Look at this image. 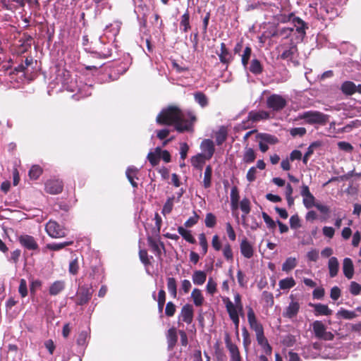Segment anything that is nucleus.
<instances>
[{
	"label": "nucleus",
	"mask_w": 361,
	"mask_h": 361,
	"mask_svg": "<svg viewBox=\"0 0 361 361\" xmlns=\"http://www.w3.org/2000/svg\"><path fill=\"white\" fill-rule=\"evenodd\" d=\"M321 145L319 142H314L308 147L307 152L302 157V162L305 164H307V161L310 157V156L314 153V149L317 147H319Z\"/></svg>",
	"instance_id": "37"
},
{
	"label": "nucleus",
	"mask_w": 361,
	"mask_h": 361,
	"mask_svg": "<svg viewBox=\"0 0 361 361\" xmlns=\"http://www.w3.org/2000/svg\"><path fill=\"white\" fill-rule=\"evenodd\" d=\"M18 241L20 244L27 250H36L39 248L36 240L34 238V237L30 235L24 234L20 235L18 237Z\"/></svg>",
	"instance_id": "14"
},
{
	"label": "nucleus",
	"mask_w": 361,
	"mask_h": 361,
	"mask_svg": "<svg viewBox=\"0 0 361 361\" xmlns=\"http://www.w3.org/2000/svg\"><path fill=\"white\" fill-rule=\"evenodd\" d=\"M282 23L290 22L293 24L292 27H283L282 33L286 35H290L294 30L298 34V37L302 40L306 35V29H307V24L299 17L295 16L293 13H290L288 16H282L281 20Z\"/></svg>",
	"instance_id": "4"
},
{
	"label": "nucleus",
	"mask_w": 361,
	"mask_h": 361,
	"mask_svg": "<svg viewBox=\"0 0 361 361\" xmlns=\"http://www.w3.org/2000/svg\"><path fill=\"white\" fill-rule=\"evenodd\" d=\"M312 329L315 336L318 338L326 341L332 340L334 335L326 331L325 325L321 321H314L312 324Z\"/></svg>",
	"instance_id": "12"
},
{
	"label": "nucleus",
	"mask_w": 361,
	"mask_h": 361,
	"mask_svg": "<svg viewBox=\"0 0 361 361\" xmlns=\"http://www.w3.org/2000/svg\"><path fill=\"white\" fill-rule=\"evenodd\" d=\"M262 216L269 228L273 229L276 227V223L266 212H262Z\"/></svg>",
	"instance_id": "60"
},
{
	"label": "nucleus",
	"mask_w": 361,
	"mask_h": 361,
	"mask_svg": "<svg viewBox=\"0 0 361 361\" xmlns=\"http://www.w3.org/2000/svg\"><path fill=\"white\" fill-rule=\"evenodd\" d=\"M290 302L288 305L284 308L282 315L284 318L289 319H295L300 310V303L296 296L290 294L289 296Z\"/></svg>",
	"instance_id": "7"
},
{
	"label": "nucleus",
	"mask_w": 361,
	"mask_h": 361,
	"mask_svg": "<svg viewBox=\"0 0 361 361\" xmlns=\"http://www.w3.org/2000/svg\"><path fill=\"white\" fill-rule=\"evenodd\" d=\"M93 293L92 287L84 285L80 286L76 293V304L78 305H83L89 302Z\"/></svg>",
	"instance_id": "11"
},
{
	"label": "nucleus",
	"mask_w": 361,
	"mask_h": 361,
	"mask_svg": "<svg viewBox=\"0 0 361 361\" xmlns=\"http://www.w3.org/2000/svg\"><path fill=\"white\" fill-rule=\"evenodd\" d=\"M195 116L191 111H184L176 106H169L157 116V122L161 125H173L176 130H190Z\"/></svg>",
	"instance_id": "1"
},
{
	"label": "nucleus",
	"mask_w": 361,
	"mask_h": 361,
	"mask_svg": "<svg viewBox=\"0 0 361 361\" xmlns=\"http://www.w3.org/2000/svg\"><path fill=\"white\" fill-rule=\"evenodd\" d=\"M343 93L347 95H351L357 92V86L351 81H345L341 85V87Z\"/></svg>",
	"instance_id": "29"
},
{
	"label": "nucleus",
	"mask_w": 361,
	"mask_h": 361,
	"mask_svg": "<svg viewBox=\"0 0 361 361\" xmlns=\"http://www.w3.org/2000/svg\"><path fill=\"white\" fill-rule=\"evenodd\" d=\"M257 173V167L252 166L247 171L246 175L247 180L252 183L255 180L256 175Z\"/></svg>",
	"instance_id": "62"
},
{
	"label": "nucleus",
	"mask_w": 361,
	"mask_h": 361,
	"mask_svg": "<svg viewBox=\"0 0 361 361\" xmlns=\"http://www.w3.org/2000/svg\"><path fill=\"white\" fill-rule=\"evenodd\" d=\"M247 322L250 329L255 332L257 344L260 346L262 352L267 355L272 353V347L269 344L268 339L264 335L263 325L258 321L253 309L251 307H247Z\"/></svg>",
	"instance_id": "2"
},
{
	"label": "nucleus",
	"mask_w": 361,
	"mask_h": 361,
	"mask_svg": "<svg viewBox=\"0 0 361 361\" xmlns=\"http://www.w3.org/2000/svg\"><path fill=\"white\" fill-rule=\"evenodd\" d=\"M195 101L198 103L202 107H205L208 104V99L207 96L201 92H197L194 94Z\"/></svg>",
	"instance_id": "43"
},
{
	"label": "nucleus",
	"mask_w": 361,
	"mask_h": 361,
	"mask_svg": "<svg viewBox=\"0 0 361 361\" xmlns=\"http://www.w3.org/2000/svg\"><path fill=\"white\" fill-rule=\"evenodd\" d=\"M147 240L149 245L152 250L155 252L156 255H159L161 252V247H164L163 243L156 239L152 238V237H149Z\"/></svg>",
	"instance_id": "33"
},
{
	"label": "nucleus",
	"mask_w": 361,
	"mask_h": 361,
	"mask_svg": "<svg viewBox=\"0 0 361 361\" xmlns=\"http://www.w3.org/2000/svg\"><path fill=\"white\" fill-rule=\"evenodd\" d=\"M240 207L242 212L245 214H248L250 212V202L247 198H243L240 202Z\"/></svg>",
	"instance_id": "54"
},
{
	"label": "nucleus",
	"mask_w": 361,
	"mask_h": 361,
	"mask_svg": "<svg viewBox=\"0 0 361 361\" xmlns=\"http://www.w3.org/2000/svg\"><path fill=\"white\" fill-rule=\"evenodd\" d=\"M216 54L222 63L228 64L232 60L231 53L226 48V44L223 42L221 44L220 52H216Z\"/></svg>",
	"instance_id": "20"
},
{
	"label": "nucleus",
	"mask_w": 361,
	"mask_h": 361,
	"mask_svg": "<svg viewBox=\"0 0 361 361\" xmlns=\"http://www.w3.org/2000/svg\"><path fill=\"white\" fill-rule=\"evenodd\" d=\"M343 274L348 279L353 278L354 274V265L350 258L346 257L343 261Z\"/></svg>",
	"instance_id": "19"
},
{
	"label": "nucleus",
	"mask_w": 361,
	"mask_h": 361,
	"mask_svg": "<svg viewBox=\"0 0 361 361\" xmlns=\"http://www.w3.org/2000/svg\"><path fill=\"white\" fill-rule=\"evenodd\" d=\"M310 305L314 307V313L315 316L324 315L329 316L332 314V310L329 308L326 305L322 303L312 304Z\"/></svg>",
	"instance_id": "21"
},
{
	"label": "nucleus",
	"mask_w": 361,
	"mask_h": 361,
	"mask_svg": "<svg viewBox=\"0 0 361 361\" xmlns=\"http://www.w3.org/2000/svg\"><path fill=\"white\" fill-rule=\"evenodd\" d=\"M138 172V169L135 166H129L126 170V176L128 179L129 182L132 185L133 188L137 187V183L135 181V178H137V173Z\"/></svg>",
	"instance_id": "31"
},
{
	"label": "nucleus",
	"mask_w": 361,
	"mask_h": 361,
	"mask_svg": "<svg viewBox=\"0 0 361 361\" xmlns=\"http://www.w3.org/2000/svg\"><path fill=\"white\" fill-rule=\"evenodd\" d=\"M314 347H310L308 345H305L302 349V355L305 358H316L319 356L318 352H314L313 350Z\"/></svg>",
	"instance_id": "46"
},
{
	"label": "nucleus",
	"mask_w": 361,
	"mask_h": 361,
	"mask_svg": "<svg viewBox=\"0 0 361 361\" xmlns=\"http://www.w3.org/2000/svg\"><path fill=\"white\" fill-rule=\"evenodd\" d=\"M298 118L305 119L309 124H325L328 121V116L317 111H307L300 114Z\"/></svg>",
	"instance_id": "6"
},
{
	"label": "nucleus",
	"mask_w": 361,
	"mask_h": 361,
	"mask_svg": "<svg viewBox=\"0 0 361 361\" xmlns=\"http://www.w3.org/2000/svg\"><path fill=\"white\" fill-rule=\"evenodd\" d=\"M191 298L196 307L202 306L204 300L201 290L198 288L193 289L191 293Z\"/></svg>",
	"instance_id": "27"
},
{
	"label": "nucleus",
	"mask_w": 361,
	"mask_h": 361,
	"mask_svg": "<svg viewBox=\"0 0 361 361\" xmlns=\"http://www.w3.org/2000/svg\"><path fill=\"white\" fill-rule=\"evenodd\" d=\"M167 341L169 348L172 349L177 342V334L175 329L172 328L168 331Z\"/></svg>",
	"instance_id": "39"
},
{
	"label": "nucleus",
	"mask_w": 361,
	"mask_h": 361,
	"mask_svg": "<svg viewBox=\"0 0 361 361\" xmlns=\"http://www.w3.org/2000/svg\"><path fill=\"white\" fill-rule=\"evenodd\" d=\"M270 114L266 111H252L248 114L249 121L252 122H257L262 120H266L269 118Z\"/></svg>",
	"instance_id": "22"
},
{
	"label": "nucleus",
	"mask_w": 361,
	"mask_h": 361,
	"mask_svg": "<svg viewBox=\"0 0 361 361\" xmlns=\"http://www.w3.org/2000/svg\"><path fill=\"white\" fill-rule=\"evenodd\" d=\"M73 243V241H65L59 243H49L47 245V248L51 250L57 251L64 248L66 246L71 245Z\"/></svg>",
	"instance_id": "42"
},
{
	"label": "nucleus",
	"mask_w": 361,
	"mask_h": 361,
	"mask_svg": "<svg viewBox=\"0 0 361 361\" xmlns=\"http://www.w3.org/2000/svg\"><path fill=\"white\" fill-rule=\"evenodd\" d=\"M216 223V216L212 213H208L205 218V225L208 228H213Z\"/></svg>",
	"instance_id": "58"
},
{
	"label": "nucleus",
	"mask_w": 361,
	"mask_h": 361,
	"mask_svg": "<svg viewBox=\"0 0 361 361\" xmlns=\"http://www.w3.org/2000/svg\"><path fill=\"white\" fill-rule=\"evenodd\" d=\"M297 265V260L295 257H288L282 265V270L285 272H289Z\"/></svg>",
	"instance_id": "38"
},
{
	"label": "nucleus",
	"mask_w": 361,
	"mask_h": 361,
	"mask_svg": "<svg viewBox=\"0 0 361 361\" xmlns=\"http://www.w3.org/2000/svg\"><path fill=\"white\" fill-rule=\"evenodd\" d=\"M147 159L150 162L152 166H155L158 164L159 161V153L155 151V152H150L147 154Z\"/></svg>",
	"instance_id": "61"
},
{
	"label": "nucleus",
	"mask_w": 361,
	"mask_h": 361,
	"mask_svg": "<svg viewBox=\"0 0 361 361\" xmlns=\"http://www.w3.org/2000/svg\"><path fill=\"white\" fill-rule=\"evenodd\" d=\"M328 269L329 271V276L331 278L335 277L339 270V263L336 257H331L328 262Z\"/></svg>",
	"instance_id": "23"
},
{
	"label": "nucleus",
	"mask_w": 361,
	"mask_h": 361,
	"mask_svg": "<svg viewBox=\"0 0 361 361\" xmlns=\"http://www.w3.org/2000/svg\"><path fill=\"white\" fill-rule=\"evenodd\" d=\"M251 53H252L251 48L249 47H246L245 48V49L243 51V54H242V56H241L242 64L245 68H246L248 64V61L250 58Z\"/></svg>",
	"instance_id": "50"
},
{
	"label": "nucleus",
	"mask_w": 361,
	"mask_h": 361,
	"mask_svg": "<svg viewBox=\"0 0 361 361\" xmlns=\"http://www.w3.org/2000/svg\"><path fill=\"white\" fill-rule=\"evenodd\" d=\"M222 301L225 305L226 311L231 320L233 322L236 332L240 324V316L244 315L243 305L241 301V296L238 293L234 294V302H233L229 298L224 297Z\"/></svg>",
	"instance_id": "3"
},
{
	"label": "nucleus",
	"mask_w": 361,
	"mask_h": 361,
	"mask_svg": "<svg viewBox=\"0 0 361 361\" xmlns=\"http://www.w3.org/2000/svg\"><path fill=\"white\" fill-rule=\"evenodd\" d=\"M300 195L302 196V202L305 208L310 209L315 207V197L310 192L309 187L307 185L302 184L300 187Z\"/></svg>",
	"instance_id": "13"
},
{
	"label": "nucleus",
	"mask_w": 361,
	"mask_h": 361,
	"mask_svg": "<svg viewBox=\"0 0 361 361\" xmlns=\"http://www.w3.org/2000/svg\"><path fill=\"white\" fill-rule=\"evenodd\" d=\"M256 159V153L252 148H246L243 156V161L245 164H251Z\"/></svg>",
	"instance_id": "32"
},
{
	"label": "nucleus",
	"mask_w": 361,
	"mask_h": 361,
	"mask_svg": "<svg viewBox=\"0 0 361 361\" xmlns=\"http://www.w3.org/2000/svg\"><path fill=\"white\" fill-rule=\"evenodd\" d=\"M306 132H307V130L305 128L298 127V128H291L290 130V134L293 137H295V136L302 137L306 133Z\"/></svg>",
	"instance_id": "63"
},
{
	"label": "nucleus",
	"mask_w": 361,
	"mask_h": 361,
	"mask_svg": "<svg viewBox=\"0 0 361 361\" xmlns=\"http://www.w3.org/2000/svg\"><path fill=\"white\" fill-rule=\"evenodd\" d=\"M287 98L277 94H273L267 99V106L274 111H280L287 105Z\"/></svg>",
	"instance_id": "8"
},
{
	"label": "nucleus",
	"mask_w": 361,
	"mask_h": 361,
	"mask_svg": "<svg viewBox=\"0 0 361 361\" xmlns=\"http://www.w3.org/2000/svg\"><path fill=\"white\" fill-rule=\"evenodd\" d=\"M242 336L243 347L245 350H247L251 344V338L250 334L245 327L242 329Z\"/></svg>",
	"instance_id": "48"
},
{
	"label": "nucleus",
	"mask_w": 361,
	"mask_h": 361,
	"mask_svg": "<svg viewBox=\"0 0 361 361\" xmlns=\"http://www.w3.org/2000/svg\"><path fill=\"white\" fill-rule=\"evenodd\" d=\"M224 341L229 353V361H243L238 347L232 342L231 336L228 333L225 334Z\"/></svg>",
	"instance_id": "10"
},
{
	"label": "nucleus",
	"mask_w": 361,
	"mask_h": 361,
	"mask_svg": "<svg viewBox=\"0 0 361 361\" xmlns=\"http://www.w3.org/2000/svg\"><path fill=\"white\" fill-rule=\"evenodd\" d=\"M350 292L353 295H359L361 292V286L355 281H352L350 285Z\"/></svg>",
	"instance_id": "64"
},
{
	"label": "nucleus",
	"mask_w": 361,
	"mask_h": 361,
	"mask_svg": "<svg viewBox=\"0 0 361 361\" xmlns=\"http://www.w3.org/2000/svg\"><path fill=\"white\" fill-rule=\"evenodd\" d=\"M178 233L188 243H195V239L191 234V231L184 228L182 226H179L178 228Z\"/></svg>",
	"instance_id": "36"
},
{
	"label": "nucleus",
	"mask_w": 361,
	"mask_h": 361,
	"mask_svg": "<svg viewBox=\"0 0 361 361\" xmlns=\"http://www.w3.org/2000/svg\"><path fill=\"white\" fill-rule=\"evenodd\" d=\"M239 202V194L236 187L232 188L231 190V203L232 209H237Z\"/></svg>",
	"instance_id": "45"
},
{
	"label": "nucleus",
	"mask_w": 361,
	"mask_h": 361,
	"mask_svg": "<svg viewBox=\"0 0 361 361\" xmlns=\"http://www.w3.org/2000/svg\"><path fill=\"white\" fill-rule=\"evenodd\" d=\"M193 307L191 305H185L181 310L180 317L182 320L187 323L190 324L193 319Z\"/></svg>",
	"instance_id": "18"
},
{
	"label": "nucleus",
	"mask_w": 361,
	"mask_h": 361,
	"mask_svg": "<svg viewBox=\"0 0 361 361\" xmlns=\"http://www.w3.org/2000/svg\"><path fill=\"white\" fill-rule=\"evenodd\" d=\"M240 249L242 255L247 259H250L254 255L253 246L246 238L242 240Z\"/></svg>",
	"instance_id": "17"
},
{
	"label": "nucleus",
	"mask_w": 361,
	"mask_h": 361,
	"mask_svg": "<svg viewBox=\"0 0 361 361\" xmlns=\"http://www.w3.org/2000/svg\"><path fill=\"white\" fill-rule=\"evenodd\" d=\"M206 160H208L207 158H206L203 154L199 153L197 155L192 157L191 164L195 169L201 171Z\"/></svg>",
	"instance_id": "24"
},
{
	"label": "nucleus",
	"mask_w": 361,
	"mask_h": 361,
	"mask_svg": "<svg viewBox=\"0 0 361 361\" xmlns=\"http://www.w3.org/2000/svg\"><path fill=\"white\" fill-rule=\"evenodd\" d=\"M45 230L52 238H63L66 235V229L56 221L50 220L47 223Z\"/></svg>",
	"instance_id": "9"
},
{
	"label": "nucleus",
	"mask_w": 361,
	"mask_h": 361,
	"mask_svg": "<svg viewBox=\"0 0 361 361\" xmlns=\"http://www.w3.org/2000/svg\"><path fill=\"white\" fill-rule=\"evenodd\" d=\"M65 288V282L63 281H56L49 287V293L51 295L59 294Z\"/></svg>",
	"instance_id": "25"
},
{
	"label": "nucleus",
	"mask_w": 361,
	"mask_h": 361,
	"mask_svg": "<svg viewBox=\"0 0 361 361\" xmlns=\"http://www.w3.org/2000/svg\"><path fill=\"white\" fill-rule=\"evenodd\" d=\"M338 314L345 319H352L357 317V314L354 311L341 309L338 311Z\"/></svg>",
	"instance_id": "52"
},
{
	"label": "nucleus",
	"mask_w": 361,
	"mask_h": 361,
	"mask_svg": "<svg viewBox=\"0 0 361 361\" xmlns=\"http://www.w3.org/2000/svg\"><path fill=\"white\" fill-rule=\"evenodd\" d=\"M166 300V293L164 290H160L158 293V308L159 312H162Z\"/></svg>",
	"instance_id": "55"
},
{
	"label": "nucleus",
	"mask_w": 361,
	"mask_h": 361,
	"mask_svg": "<svg viewBox=\"0 0 361 361\" xmlns=\"http://www.w3.org/2000/svg\"><path fill=\"white\" fill-rule=\"evenodd\" d=\"M279 286L281 290H289L295 286V281L293 277H288L280 280Z\"/></svg>",
	"instance_id": "34"
},
{
	"label": "nucleus",
	"mask_w": 361,
	"mask_h": 361,
	"mask_svg": "<svg viewBox=\"0 0 361 361\" xmlns=\"http://www.w3.org/2000/svg\"><path fill=\"white\" fill-rule=\"evenodd\" d=\"M167 288L171 297L173 298H176L177 284L176 281L173 277H169L167 279Z\"/></svg>",
	"instance_id": "35"
},
{
	"label": "nucleus",
	"mask_w": 361,
	"mask_h": 361,
	"mask_svg": "<svg viewBox=\"0 0 361 361\" xmlns=\"http://www.w3.org/2000/svg\"><path fill=\"white\" fill-rule=\"evenodd\" d=\"M250 71L253 74H260L263 71V68L260 61L256 59H252L250 66Z\"/></svg>",
	"instance_id": "41"
},
{
	"label": "nucleus",
	"mask_w": 361,
	"mask_h": 361,
	"mask_svg": "<svg viewBox=\"0 0 361 361\" xmlns=\"http://www.w3.org/2000/svg\"><path fill=\"white\" fill-rule=\"evenodd\" d=\"M227 134L224 129H221L216 133L215 136V140L218 145H221L226 140Z\"/></svg>",
	"instance_id": "53"
},
{
	"label": "nucleus",
	"mask_w": 361,
	"mask_h": 361,
	"mask_svg": "<svg viewBox=\"0 0 361 361\" xmlns=\"http://www.w3.org/2000/svg\"><path fill=\"white\" fill-rule=\"evenodd\" d=\"M207 291L210 295H214L216 291V283L212 278H209L207 284Z\"/></svg>",
	"instance_id": "59"
},
{
	"label": "nucleus",
	"mask_w": 361,
	"mask_h": 361,
	"mask_svg": "<svg viewBox=\"0 0 361 361\" xmlns=\"http://www.w3.org/2000/svg\"><path fill=\"white\" fill-rule=\"evenodd\" d=\"M257 139L261 140L262 142H264L268 145H275L279 142L276 136L268 133H258L257 135Z\"/></svg>",
	"instance_id": "28"
},
{
	"label": "nucleus",
	"mask_w": 361,
	"mask_h": 361,
	"mask_svg": "<svg viewBox=\"0 0 361 361\" xmlns=\"http://www.w3.org/2000/svg\"><path fill=\"white\" fill-rule=\"evenodd\" d=\"M212 173V167L209 165L206 167L204 173L203 184L205 188H208L211 186Z\"/></svg>",
	"instance_id": "44"
},
{
	"label": "nucleus",
	"mask_w": 361,
	"mask_h": 361,
	"mask_svg": "<svg viewBox=\"0 0 361 361\" xmlns=\"http://www.w3.org/2000/svg\"><path fill=\"white\" fill-rule=\"evenodd\" d=\"M42 169L38 165H34L29 171V176L31 179L37 180L42 174Z\"/></svg>",
	"instance_id": "47"
},
{
	"label": "nucleus",
	"mask_w": 361,
	"mask_h": 361,
	"mask_svg": "<svg viewBox=\"0 0 361 361\" xmlns=\"http://www.w3.org/2000/svg\"><path fill=\"white\" fill-rule=\"evenodd\" d=\"M192 281L195 285L201 286L207 279V274L203 271H195L192 276Z\"/></svg>",
	"instance_id": "30"
},
{
	"label": "nucleus",
	"mask_w": 361,
	"mask_h": 361,
	"mask_svg": "<svg viewBox=\"0 0 361 361\" xmlns=\"http://www.w3.org/2000/svg\"><path fill=\"white\" fill-rule=\"evenodd\" d=\"M289 222L292 229H298L301 227L300 220L297 214L291 216Z\"/></svg>",
	"instance_id": "57"
},
{
	"label": "nucleus",
	"mask_w": 361,
	"mask_h": 361,
	"mask_svg": "<svg viewBox=\"0 0 361 361\" xmlns=\"http://www.w3.org/2000/svg\"><path fill=\"white\" fill-rule=\"evenodd\" d=\"M190 15L188 11L181 16V20L180 23V29L187 32L190 29Z\"/></svg>",
	"instance_id": "40"
},
{
	"label": "nucleus",
	"mask_w": 361,
	"mask_h": 361,
	"mask_svg": "<svg viewBox=\"0 0 361 361\" xmlns=\"http://www.w3.org/2000/svg\"><path fill=\"white\" fill-rule=\"evenodd\" d=\"M175 202H176V197L174 195H172L167 198L161 209V214L164 216L169 214L172 212Z\"/></svg>",
	"instance_id": "26"
},
{
	"label": "nucleus",
	"mask_w": 361,
	"mask_h": 361,
	"mask_svg": "<svg viewBox=\"0 0 361 361\" xmlns=\"http://www.w3.org/2000/svg\"><path fill=\"white\" fill-rule=\"evenodd\" d=\"M63 187L62 181L59 179L49 180L45 183L46 192L51 195L61 193L63 190Z\"/></svg>",
	"instance_id": "15"
},
{
	"label": "nucleus",
	"mask_w": 361,
	"mask_h": 361,
	"mask_svg": "<svg viewBox=\"0 0 361 361\" xmlns=\"http://www.w3.org/2000/svg\"><path fill=\"white\" fill-rule=\"evenodd\" d=\"M79 270V262L78 257L73 259L70 263L68 267V271L70 274L73 275H75L78 274Z\"/></svg>",
	"instance_id": "49"
},
{
	"label": "nucleus",
	"mask_w": 361,
	"mask_h": 361,
	"mask_svg": "<svg viewBox=\"0 0 361 361\" xmlns=\"http://www.w3.org/2000/svg\"><path fill=\"white\" fill-rule=\"evenodd\" d=\"M88 338V331H82L80 333L78 338L77 339V344L80 346L84 347L87 341Z\"/></svg>",
	"instance_id": "56"
},
{
	"label": "nucleus",
	"mask_w": 361,
	"mask_h": 361,
	"mask_svg": "<svg viewBox=\"0 0 361 361\" xmlns=\"http://www.w3.org/2000/svg\"><path fill=\"white\" fill-rule=\"evenodd\" d=\"M63 86L66 90L71 92H76L73 97L78 100L81 98L87 97L92 94V88L91 85L80 84L79 85L77 81H73V80H71L70 83L65 82Z\"/></svg>",
	"instance_id": "5"
},
{
	"label": "nucleus",
	"mask_w": 361,
	"mask_h": 361,
	"mask_svg": "<svg viewBox=\"0 0 361 361\" xmlns=\"http://www.w3.org/2000/svg\"><path fill=\"white\" fill-rule=\"evenodd\" d=\"M296 51V47L293 46L290 47L288 49L283 51V52L281 55V57L283 59L291 60L293 58Z\"/></svg>",
	"instance_id": "51"
},
{
	"label": "nucleus",
	"mask_w": 361,
	"mask_h": 361,
	"mask_svg": "<svg viewBox=\"0 0 361 361\" xmlns=\"http://www.w3.org/2000/svg\"><path fill=\"white\" fill-rule=\"evenodd\" d=\"M200 149L202 152V154H203L207 159H210L212 157L215 150L214 142L209 139L204 140L202 142Z\"/></svg>",
	"instance_id": "16"
}]
</instances>
